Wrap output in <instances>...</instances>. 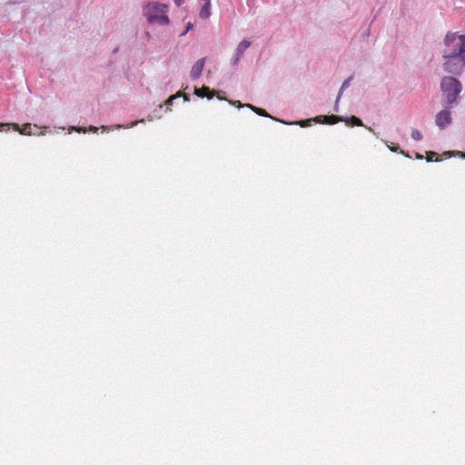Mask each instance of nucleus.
I'll list each match as a JSON object with an SVG mask.
<instances>
[{
	"label": "nucleus",
	"mask_w": 465,
	"mask_h": 465,
	"mask_svg": "<svg viewBox=\"0 0 465 465\" xmlns=\"http://www.w3.org/2000/svg\"><path fill=\"white\" fill-rule=\"evenodd\" d=\"M440 91L442 93V104L447 106L458 105L460 100L462 84L454 75H446L441 78Z\"/></svg>",
	"instance_id": "obj_1"
},
{
	"label": "nucleus",
	"mask_w": 465,
	"mask_h": 465,
	"mask_svg": "<svg viewBox=\"0 0 465 465\" xmlns=\"http://www.w3.org/2000/svg\"><path fill=\"white\" fill-rule=\"evenodd\" d=\"M441 55L465 54V35L449 32L444 37Z\"/></svg>",
	"instance_id": "obj_2"
},
{
	"label": "nucleus",
	"mask_w": 465,
	"mask_h": 465,
	"mask_svg": "<svg viewBox=\"0 0 465 465\" xmlns=\"http://www.w3.org/2000/svg\"><path fill=\"white\" fill-rule=\"evenodd\" d=\"M168 11V5L165 4L153 3L148 4L146 8L143 10L144 15L151 24L168 25L170 20L166 15Z\"/></svg>",
	"instance_id": "obj_3"
},
{
	"label": "nucleus",
	"mask_w": 465,
	"mask_h": 465,
	"mask_svg": "<svg viewBox=\"0 0 465 465\" xmlns=\"http://www.w3.org/2000/svg\"><path fill=\"white\" fill-rule=\"evenodd\" d=\"M444 63L442 67L445 72L452 75H460L465 69V54L442 56Z\"/></svg>",
	"instance_id": "obj_4"
},
{
	"label": "nucleus",
	"mask_w": 465,
	"mask_h": 465,
	"mask_svg": "<svg viewBox=\"0 0 465 465\" xmlns=\"http://www.w3.org/2000/svg\"><path fill=\"white\" fill-rule=\"evenodd\" d=\"M442 106L443 109L435 116V124L440 129H444L452 123L450 109L453 106H447V104H442Z\"/></svg>",
	"instance_id": "obj_5"
},
{
	"label": "nucleus",
	"mask_w": 465,
	"mask_h": 465,
	"mask_svg": "<svg viewBox=\"0 0 465 465\" xmlns=\"http://www.w3.org/2000/svg\"><path fill=\"white\" fill-rule=\"evenodd\" d=\"M11 126L15 131L19 132L21 134H26V135L35 134V133L32 132L33 127L39 128L38 125H36V124L33 125L32 124H29V123L25 124L22 127H20L18 124H0V132L8 131ZM43 134H44V133L36 134V135H43Z\"/></svg>",
	"instance_id": "obj_6"
},
{
	"label": "nucleus",
	"mask_w": 465,
	"mask_h": 465,
	"mask_svg": "<svg viewBox=\"0 0 465 465\" xmlns=\"http://www.w3.org/2000/svg\"><path fill=\"white\" fill-rule=\"evenodd\" d=\"M204 64H205V58L203 57V58L199 59L193 65L191 72H190V76L193 80L198 79L201 76L203 67H204Z\"/></svg>",
	"instance_id": "obj_7"
},
{
	"label": "nucleus",
	"mask_w": 465,
	"mask_h": 465,
	"mask_svg": "<svg viewBox=\"0 0 465 465\" xmlns=\"http://www.w3.org/2000/svg\"><path fill=\"white\" fill-rule=\"evenodd\" d=\"M280 122L284 124H297V125H300L301 127L310 126L312 122H315L318 124L323 123V121H322V117H318V116H315V117L310 118V119H306V120H300V121H296V122H286L283 120L280 121Z\"/></svg>",
	"instance_id": "obj_8"
},
{
	"label": "nucleus",
	"mask_w": 465,
	"mask_h": 465,
	"mask_svg": "<svg viewBox=\"0 0 465 465\" xmlns=\"http://www.w3.org/2000/svg\"><path fill=\"white\" fill-rule=\"evenodd\" d=\"M194 94L198 97H207L208 99H212L215 95V91L211 90L208 86H203L201 88H195Z\"/></svg>",
	"instance_id": "obj_9"
},
{
	"label": "nucleus",
	"mask_w": 465,
	"mask_h": 465,
	"mask_svg": "<svg viewBox=\"0 0 465 465\" xmlns=\"http://www.w3.org/2000/svg\"><path fill=\"white\" fill-rule=\"evenodd\" d=\"M143 122H144V120L142 119L139 121H134V122L130 123L128 125H122V124H115L114 126L102 125L100 128L103 130V132H109L113 128H115V129L132 128V127L136 126L139 123H143Z\"/></svg>",
	"instance_id": "obj_10"
},
{
	"label": "nucleus",
	"mask_w": 465,
	"mask_h": 465,
	"mask_svg": "<svg viewBox=\"0 0 465 465\" xmlns=\"http://www.w3.org/2000/svg\"><path fill=\"white\" fill-rule=\"evenodd\" d=\"M318 117H322V121H323L322 124H334L338 122L343 121L344 117L338 116V115H319Z\"/></svg>",
	"instance_id": "obj_11"
},
{
	"label": "nucleus",
	"mask_w": 465,
	"mask_h": 465,
	"mask_svg": "<svg viewBox=\"0 0 465 465\" xmlns=\"http://www.w3.org/2000/svg\"><path fill=\"white\" fill-rule=\"evenodd\" d=\"M251 42L247 39L242 40L239 43L235 49V54L238 57H242V55L244 54L246 49H248L251 46Z\"/></svg>",
	"instance_id": "obj_12"
},
{
	"label": "nucleus",
	"mask_w": 465,
	"mask_h": 465,
	"mask_svg": "<svg viewBox=\"0 0 465 465\" xmlns=\"http://www.w3.org/2000/svg\"><path fill=\"white\" fill-rule=\"evenodd\" d=\"M211 15V2L207 1L204 2L203 5L202 6L199 16L202 19H207Z\"/></svg>",
	"instance_id": "obj_13"
},
{
	"label": "nucleus",
	"mask_w": 465,
	"mask_h": 465,
	"mask_svg": "<svg viewBox=\"0 0 465 465\" xmlns=\"http://www.w3.org/2000/svg\"><path fill=\"white\" fill-rule=\"evenodd\" d=\"M246 107L252 109L254 113H256L257 114H259L261 116H265V117H271L272 118V116L262 108L253 106L251 104H246ZM272 119H274L276 121H279V122L281 121V120L276 119L274 117H272Z\"/></svg>",
	"instance_id": "obj_14"
},
{
	"label": "nucleus",
	"mask_w": 465,
	"mask_h": 465,
	"mask_svg": "<svg viewBox=\"0 0 465 465\" xmlns=\"http://www.w3.org/2000/svg\"><path fill=\"white\" fill-rule=\"evenodd\" d=\"M98 127H95V126H93V125H90L88 128L86 127H82V126H71L69 128V133H71L72 131H75V132H78V133H86L87 131H90V132H93V133H96L98 131Z\"/></svg>",
	"instance_id": "obj_15"
},
{
	"label": "nucleus",
	"mask_w": 465,
	"mask_h": 465,
	"mask_svg": "<svg viewBox=\"0 0 465 465\" xmlns=\"http://www.w3.org/2000/svg\"><path fill=\"white\" fill-rule=\"evenodd\" d=\"M347 125L351 126H363L362 121L354 115H351L350 117L344 118V120Z\"/></svg>",
	"instance_id": "obj_16"
},
{
	"label": "nucleus",
	"mask_w": 465,
	"mask_h": 465,
	"mask_svg": "<svg viewBox=\"0 0 465 465\" xmlns=\"http://www.w3.org/2000/svg\"><path fill=\"white\" fill-rule=\"evenodd\" d=\"M352 79H353V75H351L343 81V83L341 84V85L340 87L339 93H338V100L341 99L343 92L351 85Z\"/></svg>",
	"instance_id": "obj_17"
},
{
	"label": "nucleus",
	"mask_w": 465,
	"mask_h": 465,
	"mask_svg": "<svg viewBox=\"0 0 465 465\" xmlns=\"http://www.w3.org/2000/svg\"><path fill=\"white\" fill-rule=\"evenodd\" d=\"M443 155L446 157L460 156L461 158H465V153L460 151H447L443 153Z\"/></svg>",
	"instance_id": "obj_18"
},
{
	"label": "nucleus",
	"mask_w": 465,
	"mask_h": 465,
	"mask_svg": "<svg viewBox=\"0 0 465 465\" xmlns=\"http://www.w3.org/2000/svg\"><path fill=\"white\" fill-rule=\"evenodd\" d=\"M182 95V93L181 92H178L177 94H173V95H171L166 101H165V105L167 107L171 106L173 103V100H175L176 98L180 97Z\"/></svg>",
	"instance_id": "obj_19"
},
{
	"label": "nucleus",
	"mask_w": 465,
	"mask_h": 465,
	"mask_svg": "<svg viewBox=\"0 0 465 465\" xmlns=\"http://www.w3.org/2000/svg\"><path fill=\"white\" fill-rule=\"evenodd\" d=\"M411 138L415 141H420L422 139V134L419 130L413 129L411 132Z\"/></svg>",
	"instance_id": "obj_20"
},
{
	"label": "nucleus",
	"mask_w": 465,
	"mask_h": 465,
	"mask_svg": "<svg viewBox=\"0 0 465 465\" xmlns=\"http://www.w3.org/2000/svg\"><path fill=\"white\" fill-rule=\"evenodd\" d=\"M389 148L391 149V151L392 152H395V153H402L403 155H405L406 157H410L409 153H405L404 151L401 150L400 147L397 145V146H389Z\"/></svg>",
	"instance_id": "obj_21"
},
{
	"label": "nucleus",
	"mask_w": 465,
	"mask_h": 465,
	"mask_svg": "<svg viewBox=\"0 0 465 465\" xmlns=\"http://www.w3.org/2000/svg\"><path fill=\"white\" fill-rule=\"evenodd\" d=\"M193 28V24H192L191 22H188L186 24V27H185V30L180 35V36H184L190 30H192Z\"/></svg>",
	"instance_id": "obj_22"
},
{
	"label": "nucleus",
	"mask_w": 465,
	"mask_h": 465,
	"mask_svg": "<svg viewBox=\"0 0 465 465\" xmlns=\"http://www.w3.org/2000/svg\"><path fill=\"white\" fill-rule=\"evenodd\" d=\"M438 156V153L435 152H427V162H431L432 158Z\"/></svg>",
	"instance_id": "obj_23"
},
{
	"label": "nucleus",
	"mask_w": 465,
	"mask_h": 465,
	"mask_svg": "<svg viewBox=\"0 0 465 465\" xmlns=\"http://www.w3.org/2000/svg\"><path fill=\"white\" fill-rule=\"evenodd\" d=\"M229 103L238 108L246 107V104H242L240 101H229Z\"/></svg>",
	"instance_id": "obj_24"
},
{
	"label": "nucleus",
	"mask_w": 465,
	"mask_h": 465,
	"mask_svg": "<svg viewBox=\"0 0 465 465\" xmlns=\"http://www.w3.org/2000/svg\"><path fill=\"white\" fill-rule=\"evenodd\" d=\"M240 59H241V57H238V56L236 55V54H234V56H233V58L232 59V65H236V64H238V62H239V60H240Z\"/></svg>",
	"instance_id": "obj_25"
},
{
	"label": "nucleus",
	"mask_w": 465,
	"mask_h": 465,
	"mask_svg": "<svg viewBox=\"0 0 465 465\" xmlns=\"http://www.w3.org/2000/svg\"><path fill=\"white\" fill-rule=\"evenodd\" d=\"M339 102H340V100H338V97H337L335 100L334 107H333V110L335 112H339Z\"/></svg>",
	"instance_id": "obj_26"
},
{
	"label": "nucleus",
	"mask_w": 465,
	"mask_h": 465,
	"mask_svg": "<svg viewBox=\"0 0 465 465\" xmlns=\"http://www.w3.org/2000/svg\"><path fill=\"white\" fill-rule=\"evenodd\" d=\"M173 2L175 3V5H176L177 6H180V5H182V4L183 3V0H173Z\"/></svg>",
	"instance_id": "obj_27"
},
{
	"label": "nucleus",
	"mask_w": 465,
	"mask_h": 465,
	"mask_svg": "<svg viewBox=\"0 0 465 465\" xmlns=\"http://www.w3.org/2000/svg\"><path fill=\"white\" fill-rule=\"evenodd\" d=\"M415 156L417 159H423V156L419 153H416Z\"/></svg>",
	"instance_id": "obj_28"
},
{
	"label": "nucleus",
	"mask_w": 465,
	"mask_h": 465,
	"mask_svg": "<svg viewBox=\"0 0 465 465\" xmlns=\"http://www.w3.org/2000/svg\"><path fill=\"white\" fill-rule=\"evenodd\" d=\"M184 100H185V101H189V100H190V98H189L187 95H184Z\"/></svg>",
	"instance_id": "obj_29"
},
{
	"label": "nucleus",
	"mask_w": 465,
	"mask_h": 465,
	"mask_svg": "<svg viewBox=\"0 0 465 465\" xmlns=\"http://www.w3.org/2000/svg\"><path fill=\"white\" fill-rule=\"evenodd\" d=\"M368 130L374 134V131L371 127H368Z\"/></svg>",
	"instance_id": "obj_30"
},
{
	"label": "nucleus",
	"mask_w": 465,
	"mask_h": 465,
	"mask_svg": "<svg viewBox=\"0 0 465 465\" xmlns=\"http://www.w3.org/2000/svg\"><path fill=\"white\" fill-rule=\"evenodd\" d=\"M218 99L219 100H226L225 98H223V97H220V96H218Z\"/></svg>",
	"instance_id": "obj_31"
}]
</instances>
